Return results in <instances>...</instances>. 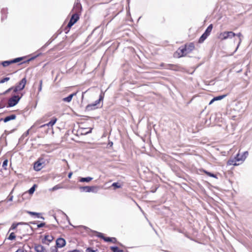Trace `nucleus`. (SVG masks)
<instances>
[{
    "label": "nucleus",
    "mask_w": 252,
    "mask_h": 252,
    "mask_svg": "<svg viewBox=\"0 0 252 252\" xmlns=\"http://www.w3.org/2000/svg\"><path fill=\"white\" fill-rule=\"evenodd\" d=\"M82 9V6L80 3L77 2L74 5L72 9V14L69 22H68L66 28L70 29V28L75 24L80 19V15Z\"/></svg>",
    "instance_id": "obj_1"
},
{
    "label": "nucleus",
    "mask_w": 252,
    "mask_h": 252,
    "mask_svg": "<svg viewBox=\"0 0 252 252\" xmlns=\"http://www.w3.org/2000/svg\"><path fill=\"white\" fill-rule=\"evenodd\" d=\"M27 82V81L26 77H25L21 80H20L15 86L9 88L5 92H4L2 94H1L5 95L11 91H13V93L22 94V93H20V92L24 90L26 85Z\"/></svg>",
    "instance_id": "obj_2"
},
{
    "label": "nucleus",
    "mask_w": 252,
    "mask_h": 252,
    "mask_svg": "<svg viewBox=\"0 0 252 252\" xmlns=\"http://www.w3.org/2000/svg\"><path fill=\"white\" fill-rule=\"evenodd\" d=\"M23 96V94H15L12 93L11 96L7 100V107H11L17 105Z\"/></svg>",
    "instance_id": "obj_3"
},
{
    "label": "nucleus",
    "mask_w": 252,
    "mask_h": 252,
    "mask_svg": "<svg viewBox=\"0 0 252 252\" xmlns=\"http://www.w3.org/2000/svg\"><path fill=\"white\" fill-rule=\"evenodd\" d=\"M45 164L44 158L40 157L34 162L33 164V169L36 171H39L43 168Z\"/></svg>",
    "instance_id": "obj_4"
},
{
    "label": "nucleus",
    "mask_w": 252,
    "mask_h": 252,
    "mask_svg": "<svg viewBox=\"0 0 252 252\" xmlns=\"http://www.w3.org/2000/svg\"><path fill=\"white\" fill-rule=\"evenodd\" d=\"M187 54L188 53L184 45V46H181L178 49V50L174 53V57L179 58L186 56Z\"/></svg>",
    "instance_id": "obj_5"
},
{
    "label": "nucleus",
    "mask_w": 252,
    "mask_h": 252,
    "mask_svg": "<svg viewBox=\"0 0 252 252\" xmlns=\"http://www.w3.org/2000/svg\"><path fill=\"white\" fill-rule=\"evenodd\" d=\"M235 36H236V33L232 32H224L219 34V38L221 40H223L229 38H232Z\"/></svg>",
    "instance_id": "obj_6"
},
{
    "label": "nucleus",
    "mask_w": 252,
    "mask_h": 252,
    "mask_svg": "<svg viewBox=\"0 0 252 252\" xmlns=\"http://www.w3.org/2000/svg\"><path fill=\"white\" fill-rule=\"evenodd\" d=\"M24 58V57H20L10 61H3L1 63V64L3 67H6L12 63L20 62L22 61Z\"/></svg>",
    "instance_id": "obj_7"
},
{
    "label": "nucleus",
    "mask_w": 252,
    "mask_h": 252,
    "mask_svg": "<svg viewBox=\"0 0 252 252\" xmlns=\"http://www.w3.org/2000/svg\"><path fill=\"white\" fill-rule=\"evenodd\" d=\"M103 98V96L102 95H100L99 98L96 100L94 103L88 104L86 106V109L90 111L97 108L98 107L96 105L100 103V101L102 100Z\"/></svg>",
    "instance_id": "obj_8"
},
{
    "label": "nucleus",
    "mask_w": 252,
    "mask_h": 252,
    "mask_svg": "<svg viewBox=\"0 0 252 252\" xmlns=\"http://www.w3.org/2000/svg\"><path fill=\"white\" fill-rule=\"evenodd\" d=\"M98 187L97 186H85L82 187L80 188V189H82L85 192H97L98 190Z\"/></svg>",
    "instance_id": "obj_9"
},
{
    "label": "nucleus",
    "mask_w": 252,
    "mask_h": 252,
    "mask_svg": "<svg viewBox=\"0 0 252 252\" xmlns=\"http://www.w3.org/2000/svg\"><path fill=\"white\" fill-rule=\"evenodd\" d=\"M248 152L246 151L242 155H241L239 153H238L236 156V158L238 161H244L248 156Z\"/></svg>",
    "instance_id": "obj_10"
},
{
    "label": "nucleus",
    "mask_w": 252,
    "mask_h": 252,
    "mask_svg": "<svg viewBox=\"0 0 252 252\" xmlns=\"http://www.w3.org/2000/svg\"><path fill=\"white\" fill-rule=\"evenodd\" d=\"M188 54L191 53L195 49V45L193 42L187 43L185 45Z\"/></svg>",
    "instance_id": "obj_11"
},
{
    "label": "nucleus",
    "mask_w": 252,
    "mask_h": 252,
    "mask_svg": "<svg viewBox=\"0 0 252 252\" xmlns=\"http://www.w3.org/2000/svg\"><path fill=\"white\" fill-rule=\"evenodd\" d=\"M65 240L62 238H58L56 240V245L58 248H62L65 245Z\"/></svg>",
    "instance_id": "obj_12"
},
{
    "label": "nucleus",
    "mask_w": 252,
    "mask_h": 252,
    "mask_svg": "<svg viewBox=\"0 0 252 252\" xmlns=\"http://www.w3.org/2000/svg\"><path fill=\"white\" fill-rule=\"evenodd\" d=\"M57 120H58V119L56 117H54L52 118V119L49 123L41 126L40 127H43L45 126L52 127L56 124Z\"/></svg>",
    "instance_id": "obj_13"
},
{
    "label": "nucleus",
    "mask_w": 252,
    "mask_h": 252,
    "mask_svg": "<svg viewBox=\"0 0 252 252\" xmlns=\"http://www.w3.org/2000/svg\"><path fill=\"white\" fill-rule=\"evenodd\" d=\"M237 161H238L235 157L234 158L228 160L227 162V164L228 165L237 166L239 165V163H237Z\"/></svg>",
    "instance_id": "obj_14"
},
{
    "label": "nucleus",
    "mask_w": 252,
    "mask_h": 252,
    "mask_svg": "<svg viewBox=\"0 0 252 252\" xmlns=\"http://www.w3.org/2000/svg\"><path fill=\"white\" fill-rule=\"evenodd\" d=\"M180 66L176 64H168L167 65L166 68L177 71L179 69Z\"/></svg>",
    "instance_id": "obj_15"
},
{
    "label": "nucleus",
    "mask_w": 252,
    "mask_h": 252,
    "mask_svg": "<svg viewBox=\"0 0 252 252\" xmlns=\"http://www.w3.org/2000/svg\"><path fill=\"white\" fill-rule=\"evenodd\" d=\"M77 92L70 94L67 97L63 98V101L64 102H70L71 101L72 97L74 96H75Z\"/></svg>",
    "instance_id": "obj_16"
},
{
    "label": "nucleus",
    "mask_w": 252,
    "mask_h": 252,
    "mask_svg": "<svg viewBox=\"0 0 252 252\" xmlns=\"http://www.w3.org/2000/svg\"><path fill=\"white\" fill-rule=\"evenodd\" d=\"M1 21H3L7 18L8 11L6 8H3L1 11Z\"/></svg>",
    "instance_id": "obj_17"
},
{
    "label": "nucleus",
    "mask_w": 252,
    "mask_h": 252,
    "mask_svg": "<svg viewBox=\"0 0 252 252\" xmlns=\"http://www.w3.org/2000/svg\"><path fill=\"white\" fill-rule=\"evenodd\" d=\"M35 250L37 252H45V249L44 247L40 245H37L35 246Z\"/></svg>",
    "instance_id": "obj_18"
},
{
    "label": "nucleus",
    "mask_w": 252,
    "mask_h": 252,
    "mask_svg": "<svg viewBox=\"0 0 252 252\" xmlns=\"http://www.w3.org/2000/svg\"><path fill=\"white\" fill-rule=\"evenodd\" d=\"M16 116L14 114L11 115L10 116L6 117L4 119L3 121L5 123H6L10 120H13L15 119Z\"/></svg>",
    "instance_id": "obj_19"
},
{
    "label": "nucleus",
    "mask_w": 252,
    "mask_h": 252,
    "mask_svg": "<svg viewBox=\"0 0 252 252\" xmlns=\"http://www.w3.org/2000/svg\"><path fill=\"white\" fill-rule=\"evenodd\" d=\"M93 180V178L90 177H85V178H81L79 180V181L80 182H89Z\"/></svg>",
    "instance_id": "obj_20"
},
{
    "label": "nucleus",
    "mask_w": 252,
    "mask_h": 252,
    "mask_svg": "<svg viewBox=\"0 0 252 252\" xmlns=\"http://www.w3.org/2000/svg\"><path fill=\"white\" fill-rule=\"evenodd\" d=\"M213 27V25L210 24L208 27V28H207V29L206 30V31L204 32L205 34H207L208 36H209L212 31Z\"/></svg>",
    "instance_id": "obj_21"
},
{
    "label": "nucleus",
    "mask_w": 252,
    "mask_h": 252,
    "mask_svg": "<svg viewBox=\"0 0 252 252\" xmlns=\"http://www.w3.org/2000/svg\"><path fill=\"white\" fill-rule=\"evenodd\" d=\"M27 213L31 216H35L37 218H43L42 217H41L40 213L31 211H28Z\"/></svg>",
    "instance_id": "obj_22"
},
{
    "label": "nucleus",
    "mask_w": 252,
    "mask_h": 252,
    "mask_svg": "<svg viewBox=\"0 0 252 252\" xmlns=\"http://www.w3.org/2000/svg\"><path fill=\"white\" fill-rule=\"evenodd\" d=\"M208 36L207 34H205V33H204L201 37L199 38L198 40V43H201L204 42V41L207 38V37Z\"/></svg>",
    "instance_id": "obj_23"
},
{
    "label": "nucleus",
    "mask_w": 252,
    "mask_h": 252,
    "mask_svg": "<svg viewBox=\"0 0 252 252\" xmlns=\"http://www.w3.org/2000/svg\"><path fill=\"white\" fill-rule=\"evenodd\" d=\"M105 242H110L113 243H115L116 241V239L115 238H110V237H105L103 239Z\"/></svg>",
    "instance_id": "obj_24"
},
{
    "label": "nucleus",
    "mask_w": 252,
    "mask_h": 252,
    "mask_svg": "<svg viewBox=\"0 0 252 252\" xmlns=\"http://www.w3.org/2000/svg\"><path fill=\"white\" fill-rule=\"evenodd\" d=\"M37 186L36 184L33 185V186L28 190V192L30 194H32L34 192L35 189L37 188Z\"/></svg>",
    "instance_id": "obj_25"
},
{
    "label": "nucleus",
    "mask_w": 252,
    "mask_h": 252,
    "mask_svg": "<svg viewBox=\"0 0 252 252\" xmlns=\"http://www.w3.org/2000/svg\"><path fill=\"white\" fill-rule=\"evenodd\" d=\"M7 165H8V159H6L3 162V163L2 165V169H1V170L2 169L5 170H7Z\"/></svg>",
    "instance_id": "obj_26"
},
{
    "label": "nucleus",
    "mask_w": 252,
    "mask_h": 252,
    "mask_svg": "<svg viewBox=\"0 0 252 252\" xmlns=\"http://www.w3.org/2000/svg\"><path fill=\"white\" fill-rule=\"evenodd\" d=\"M112 187L114 188V189H116L121 188L122 185L118 183H114L112 184Z\"/></svg>",
    "instance_id": "obj_27"
},
{
    "label": "nucleus",
    "mask_w": 252,
    "mask_h": 252,
    "mask_svg": "<svg viewBox=\"0 0 252 252\" xmlns=\"http://www.w3.org/2000/svg\"><path fill=\"white\" fill-rule=\"evenodd\" d=\"M226 96H227V94H224V95H222L214 97L213 100H215V101L220 100L223 99Z\"/></svg>",
    "instance_id": "obj_28"
},
{
    "label": "nucleus",
    "mask_w": 252,
    "mask_h": 252,
    "mask_svg": "<svg viewBox=\"0 0 252 252\" xmlns=\"http://www.w3.org/2000/svg\"><path fill=\"white\" fill-rule=\"evenodd\" d=\"M203 172L205 173V174H206L207 175L210 176V177H214V178H217V176L213 173H211L209 172H208L206 170H203Z\"/></svg>",
    "instance_id": "obj_29"
},
{
    "label": "nucleus",
    "mask_w": 252,
    "mask_h": 252,
    "mask_svg": "<svg viewBox=\"0 0 252 252\" xmlns=\"http://www.w3.org/2000/svg\"><path fill=\"white\" fill-rule=\"evenodd\" d=\"M21 223H22L21 222H19V223H13L12 224V225H11V227H10V230H14V229H16V227H17V226H18V225H19V224H21Z\"/></svg>",
    "instance_id": "obj_30"
},
{
    "label": "nucleus",
    "mask_w": 252,
    "mask_h": 252,
    "mask_svg": "<svg viewBox=\"0 0 252 252\" xmlns=\"http://www.w3.org/2000/svg\"><path fill=\"white\" fill-rule=\"evenodd\" d=\"M16 238V235L14 232H12L9 235L8 239L10 240H14Z\"/></svg>",
    "instance_id": "obj_31"
},
{
    "label": "nucleus",
    "mask_w": 252,
    "mask_h": 252,
    "mask_svg": "<svg viewBox=\"0 0 252 252\" xmlns=\"http://www.w3.org/2000/svg\"><path fill=\"white\" fill-rule=\"evenodd\" d=\"M10 77H6L3 78L1 79H0V84L4 83L9 81L10 80Z\"/></svg>",
    "instance_id": "obj_32"
},
{
    "label": "nucleus",
    "mask_w": 252,
    "mask_h": 252,
    "mask_svg": "<svg viewBox=\"0 0 252 252\" xmlns=\"http://www.w3.org/2000/svg\"><path fill=\"white\" fill-rule=\"evenodd\" d=\"M111 250L113 252H120V250L118 247H111Z\"/></svg>",
    "instance_id": "obj_33"
},
{
    "label": "nucleus",
    "mask_w": 252,
    "mask_h": 252,
    "mask_svg": "<svg viewBox=\"0 0 252 252\" xmlns=\"http://www.w3.org/2000/svg\"><path fill=\"white\" fill-rule=\"evenodd\" d=\"M236 36H238L239 38V43L240 44L242 42L241 37H242V34L241 32H239L236 34Z\"/></svg>",
    "instance_id": "obj_34"
},
{
    "label": "nucleus",
    "mask_w": 252,
    "mask_h": 252,
    "mask_svg": "<svg viewBox=\"0 0 252 252\" xmlns=\"http://www.w3.org/2000/svg\"><path fill=\"white\" fill-rule=\"evenodd\" d=\"M97 236L98 237L102 238V239H104L105 236H104V234L102 233H98Z\"/></svg>",
    "instance_id": "obj_35"
},
{
    "label": "nucleus",
    "mask_w": 252,
    "mask_h": 252,
    "mask_svg": "<svg viewBox=\"0 0 252 252\" xmlns=\"http://www.w3.org/2000/svg\"><path fill=\"white\" fill-rule=\"evenodd\" d=\"M42 80H41L39 82V86L38 88V91L40 92L42 90Z\"/></svg>",
    "instance_id": "obj_36"
},
{
    "label": "nucleus",
    "mask_w": 252,
    "mask_h": 252,
    "mask_svg": "<svg viewBox=\"0 0 252 252\" xmlns=\"http://www.w3.org/2000/svg\"><path fill=\"white\" fill-rule=\"evenodd\" d=\"M45 225V223L44 222H41L38 224H37V227L40 228L44 226Z\"/></svg>",
    "instance_id": "obj_37"
},
{
    "label": "nucleus",
    "mask_w": 252,
    "mask_h": 252,
    "mask_svg": "<svg viewBox=\"0 0 252 252\" xmlns=\"http://www.w3.org/2000/svg\"><path fill=\"white\" fill-rule=\"evenodd\" d=\"M84 130H85L83 131V132H84V134H88V133H91V131H92V129H89V130H88V131H86V129H84Z\"/></svg>",
    "instance_id": "obj_38"
},
{
    "label": "nucleus",
    "mask_w": 252,
    "mask_h": 252,
    "mask_svg": "<svg viewBox=\"0 0 252 252\" xmlns=\"http://www.w3.org/2000/svg\"><path fill=\"white\" fill-rule=\"evenodd\" d=\"M87 252H94L95 251H94L92 248H88L86 250Z\"/></svg>",
    "instance_id": "obj_39"
},
{
    "label": "nucleus",
    "mask_w": 252,
    "mask_h": 252,
    "mask_svg": "<svg viewBox=\"0 0 252 252\" xmlns=\"http://www.w3.org/2000/svg\"><path fill=\"white\" fill-rule=\"evenodd\" d=\"M35 57H32V58H31V59L28 60L27 61H24L22 63H29V61H32V60H33Z\"/></svg>",
    "instance_id": "obj_40"
},
{
    "label": "nucleus",
    "mask_w": 252,
    "mask_h": 252,
    "mask_svg": "<svg viewBox=\"0 0 252 252\" xmlns=\"http://www.w3.org/2000/svg\"><path fill=\"white\" fill-rule=\"evenodd\" d=\"M72 172H70L69 173L68 175V177L69 178H71V176H72Z\"/></svg>",
    "instance_id": "obj_41"
},
{
    "label": "nucleus",
    "mask_w": 252,
    "mask_h": 252,
    "mask_svg": "<svg viewBox=\"0 0 252 252\" xmlns=\"http://www.w3.org/2000/svg\"><path fill=\"white\" fill-rule=\"evenodd\" d=\"M15 252H25L22 249H18Z\"/></svg>",
    "instance_id": "obj_42"
},
{
    "label": "nucleus",
    "mask_w": 252,
    "mask_h": 252,
    "mask_svg": "<svg viewBox=\"0 0 252 252\" xmlns=\"http://www.w3.org/2000/svg\"><path fill=\"white\" fill-rule=\"evenodd\" d=\"M59 187H58V186H55V187L53 188V189H59Z\"/></svg>",
    "instance_id": "obj_43"
},
{
    "label": "nucleus",
    "mask_w": 252,
    "mask_h": 252,
    "mask_svg": "<svg viewBox=\"0 0 252 252\" xmlns=\"http://www.w3.org/2000/svg\"><path fill=\"white\" fill-rule=\"evenodd\" d=\"M215 100H213V98L210 101L209 104H211Z\"/></svg>",
    "instance_id": "obj_44"
},
{
    "label": "nucleus",
    "mask_w": 252,
    "mask_h": 252,
    "mask_svg": "<svg viewBox=\"0 0 252 252\" xmlns=\"http://www.w3.org/2000/svg\"><path fill=\"white\" fill-rule=\"evenodd\" d=\"M47 240H48V241H51L52 239L50 240V238H48V239H47Z\"/></svg>",
    "instance_id": "obj_45"
},
{
    "label": "nucleus",
    "mask_w": 252,
    "mask_h": 252,
    "mask_svg": "<svg viewBox=\"0 0 252 252\" xmlns=\"http://www.w3.org/2000/svg\"><path fill=\"white\" fill-rule=\"evenodd\" d=\"M48 237H49V236H45V239H47Z\"/></svg>",
    "instance_id": "obj_46"
}]
</instances>
